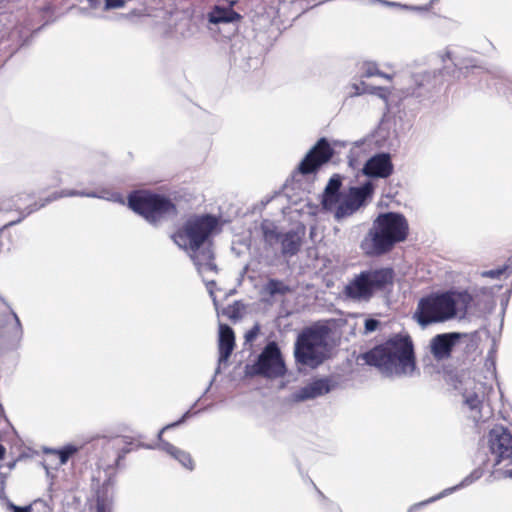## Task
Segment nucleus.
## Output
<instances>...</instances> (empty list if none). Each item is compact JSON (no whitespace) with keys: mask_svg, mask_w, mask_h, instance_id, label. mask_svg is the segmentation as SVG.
<instances>
[{"mask_svg":"<svg viewBox=\"0 0 512 512\" xmlns=\"http://www.w3.org/2000/svg\"><path fill=\"white\" fill-rule=\"evenodd\" d=\"M22 337L19 317L9 303L0 296V353L14 350Z\"/></svg>","mask_w":512,"mask_h":512,"instance_id":"nucleus-8","label":"nucleus"},{"mask_svg":"<svg viewBox=\"0 0 512 512\" xmlns=\"http://www.w3.org/2000/svg\"><path fill=\"white\" fill-rule=\"evenodd\" d=\"M490 456L483 460L484 466H507L512 460V434L503 426L492 428L488 434Z\"/></svg>","mask_w":512,"mask_h":512,"instance_id":"nucleus-9","label":"nucleus"},{"mask_svg":"<svg viewBox=\"0 0 512 512\" xmlns=\"http://www.w3.org/2000/svg\"><path fill=\"white\" fill-rule=\"evenodd\" d=\"M472 297L468 292L446 291L420 299L414 319L422 327L450 320L460 312L465 314Z\"/></svg>","mask_w":512,"mask_h":512,"instance_id":"nucleus-4","label":"nucleus"},{"mask_svg":"<svg viewBox=\"0 0 512 512\" xmlns=\"http://www.w3.org/2000/svg\"><path fill=\"white\" fill-rule=\"evenodd\" d=\"M486 467L487 466L483 465V460H482L481 465L479 467H477L476 469H474L469 475H467L459 484H457L453 487L446 488L442 492L437 494L436 496H433L425 501H422L418 504L413 505L410 508L409 512H413L414 510H416L422 506H425L429 503L435 502L445 496L452 494L453 492H455L461 488L470 486L471 484H473L475 481L479 480L483 476L484 470Z\"/></svg>","mask_w":512,"mask_h":512,"instance_id":"nucleus-20","label":"nucleus"},{"mask_svg":"<svg viewBox=\"0 0 512 512\" xmlns=\"http://www.w3.org/2000/svg\"><path fill=\"white\" fill-rule=\"evenodd\" d=\"M427 77H428V75L421 76L422 80H424V78H427Z\"/></svg>","mask_w":512,"mask_h":512,"instance_id":"nucleus-45","label":"nucleus"},{"mask_svg":"<svg viewBox=\"0 0 512 512\" xmlns=\"http://www.w3.org/2000/svg\"><path fill=\"white\" fill-rule=\"evenodd\" d=\"M394 272L391 268L366 269L354 275L344 288L347 298L368 302L375 293L391 285Z\"/></svg>","mask_w":512,"mask_h":512,"instance_id":"nucleus-6","label":"nucleus"},{"mask_svg":"<svg viewBox=\"0 0 512 512\" xmlns=\"http://www.w3.org/2000/svg\"><path fill=\"white\" fill-rule=\"evenodd\" d=\"M189 415H190V411H187L186 413L183 414V416L178 421L164 426L158 433V439L160 441L159 446L163 451H165L167 454H169L171 457H173L175 460H177L184 468H186L188 470H193L194 469V461H193L191 455L188 452L181 450L178 447L174 446L173 444H171L167 441H164L162 439V435H163L164 431L181 425L189 417Z\"/></svg>","mask_w":512,"mask_h":512,"instance_id":"nucleus-15","label":"nucleus"},{"mask_svg":"<svg viewBox=\"0 0 512 512\" xmlns=\"http://www.w3.org/2000/svg\"><path fill=\"white\" fill-rule=\"evenodd\" d=\"M411 94H412V95H416V96H420V93L416 92V90H413V91L411 92Z\"/></svg>","mask_w":512,"mask_h":512,"instance_id":"nucleus-40","label":"nucleus"},{"mask_svg":"<svg viewBox=\"0 0 512 512\" xmlns=\"http://www.w3.org/2000/svg\"><path fill=\"white\" fill-rule=\"evenodd\" d=\"M93 1H94V0H89V2H90V5H91V6H94Z\"/></svg>","mask_w":512,"mask_h":512,"instance_id":"nucleus-44","label":"nucleus"},{"mask_svg":"<svg viewBox=\"0 0 512 512\" xmlns=\"http://www.w3.org/2000/svg\"><path fill=\"white\" fill-rule=\"evenodd\" d=\"M305 235L304 228L290 229L282 233L279 243L281 246V255L284 258H291L298 254L301 249Z\"/></svg>","mask_w":512,"mask_h":512,"instance_id":"nucleus-21","label":"nucleus"},{"mask_svg":"<svg viewBox=\"0 0 512 512\" xmlns=\"http://www.w3.org/2000/svg\"><path fill=\"white\" fill-rule=\"evenodd\" d=\"M373 191L374 185L370 181L361 186L352 187L348 195L342 201L339 200L332 210L334 218L337 221H341L354 214L372 196Z\"/></svg>","mask_w":512,"mask_h":512,"instance_id":"nucleus-11","label":"nucleus"},{"mask_svg":"<svg viewBox=\"0 0 512 512\" xmlns=\"http://www.w3.org/2000/svg\"><path fill=\"white\" fill-rule=\"evenodd\" d=\"M125 5V0H105L104 9L111 10L121 8Z\"/></svg>","mask_w":512,"mask_h":512,"instance_id":"nucleus-33","label":"nucleus"},{"mask_svg":"<svg viewBox=\"0 0 512 512\" xmlns=\"http://www.w3.org/2000/svg\"><path fill=\"white\" fill-rule=\"evenodd\" d=\"M128 451H129L128 449H124V450L122 451V453H119V454L117 455L116 462L118 463L121 459H123V457H124L125 453H127Z\"/></svg>","mask_w":512,"mask_h":512,"instance_id":"nucleus-35","label":"nucleus"},{"mask_svg":"<svg viewBox=\"0 0 512 512\" xmlns=\"http://www.w3.org/2000/svg\"><path fill=\"white\" fill-rule=\"evenodd\" d=\"M253 373L275 379L286 374V366L278 344L269 342L259 354L253 365Z\"/></svg>","mask_w":512,"mask_h":512,"instance_id":"nucleus-10","label":"nucleus"},{"mask_svg":"<svg viewBox=\"0 0 512 512\" xmlns=\"http://www.w3.org/2000/svg\"><path fill=\"white\" fill-rule=\"evenodd\" d=\"M382 4L384 5H387V6H396L397 3L395 2H389V1H386V0H379Z\"/></svg>","mask_w":512,"mask_h":512,"instance_id":"nucleus-37","label":"nucleus"},{"mask_svg":"<svg viewBox=\"0 0 512 512\" xmlns=\"http://www.w3.org/2000/svg\"><path fill=\"white\" fill-rule=\"evenodd\" d=\"M258 333H259V326L255 325L253 328H251L249 331L246 332L245 340L247 342L253 341L257 337Z\"/></svg>","mask_w":512,"mask_h":512,"instance_id":"nucleus-34","label":"nucleus"},{"mask_svg":"<svg viewBox=\"0 0 512 512\" xmlns=\"http://www.w3.org/2000/svg\"><path fill=\"white\" fill-rule=\"evenodd\" d=\"M379 324H380V322L377 319H374V318L366 319L365 323H364L365 334L374 332L378 328Z\"/></svg>","mask_w":512,"mask_h":512,"instance_id":"nucleus-31","label":"nucleus"},{"mask_svg":"<svg viewBox=\"0 0 512 512\" xmlns=\"http://www.w3.org/2000/svg\"><path fill=\"white\" fill-rule=\"evenodd\" d=\"M128 206L153 226H158L177 214L175 204L170 199L157 194L144 192L130 194Z\"/></svg>","mask_w":512,"mask_h":512,"instance_id":"nucleus-7","label":"nucleus"},{"mask_svg":"<svg viewBox=\"0 0 512 512\" xmlns=\"http://www.w3.org/2000/svg\"><path fill=\"white\" fill-rule=\"evenodd\" d=\"M463 404L471 413L475 421L481 419V407L485 397L486 386L484 383L474 379H468L461 384Z\"/></svg>","mask_w":512,"mask_h":512,"instance_id":"nucleus-14","label":"nucleus"},{"mask_svg":"<svg viewBox=\"0 0 512 512\" xmlns=\"http://www.w3.org/2000/svg\"><path fill=\"white\" fill-rule=\"evenodd\" d=\"M355 88V94L360 95L362 93H371V94H377L380 98H382L385 102L387 101L388 97V90L382 87H371L366 85L364 82H361L360 85H354Z\"/></svg>","mask_w":512,"mask_h":512,"instance_id":"nucleus-27","label":"nucleus"},{"mask_svg":"<svg viewBox=\"0 0 512 512\" xmlns=\"http://www.w3.org/2000/svg\"><path fill=\"white\" fill-rule=\"evenodd\" d=\"M393 163L389 153L381 152L370 157L362 172L370 178H388L393 173Z\"/></svg>","mask_w":512,"mask_h":512,"instance_id":"nucleus-17","label":"nucleus"},{"mask_svg":"<svg viewBox=\"0 0 512 512\" xmlns=\"http://www.w3.org/2000/svg\"><path fill=\"white\" fill-rule=\"evenodd\" d=\"M15 465H16V461L9 462L7 464L8 470L11 471L12 469H14Z\"/></svg>","mask_w":512,"mask_h":512,"instance_id":"nucleus-38","label":"nucleus"},{"mask_svg":"<svg viewBox=\"0 0 512 512\" xmlns=\"http://www.w3.org/2000/svg\"><path fill=\"white\" fill-rule=\"evenodd\" d=\"M241 16L231 8L215 6L208 14V19L213 24L232 23L240 20Z\"/></svg>","mask_w":512,"mask_h":512,"instance_id":"nucleus-23","label":"nucleus"},{"mask_svg":"<svg viewBox=\"0 0 512 512\" xmlns=\"http://www.w3.org/2000/svg\"><path fill=\"white\" fill-rule=\"evenodd\" d=\"M505 271H506L505 267L486 270L481 273V276L496 279V278H499L502 274H504Z\"/></svg>","mask_w":512,"mask_h":512,"instance_id":"nucleus-30","label":"nucleus"},{"mask_svg":"<svg viewBox=\"0 0 512 512\" xmlns=\"http://www.w3.org/2000/svg\"><path fill=\"white\" fill-rule=\"evenodd\" d=\"M5 451L4 446L0 444V460L4 457Z\"/></svg>","mask_w":512,"mask_h":512,"instance_id":"nucleus-39","label":"nucleus"},{"mask_svg":"<svg viewBox=\"0 0 512 512\" xmlns=\"http://www.w3.org/2000/svg\"><path fill=\"white\" fill-rule=\"evenodd\" d=\"M460 337L461 334L457 332L436 335L430 342L431 353L438 360L448 358Z\"/></svg>","mask_w":512,"mask_h":512,"instance_id":"nucleus-19","label":"nucleus"},{"mask_svg":"<svg viewBox=\"0 0 512 512\" xmlns=\"http://www.w3.org/2000/svg\"><path fill=\"white\" fill-rule=\"evenodd\" d=\"M75 196L88 197V198H101V199H106V200H110L113 202H121L122 201L121 195L118 193H112V192H108V191H102L100 193H97L95 191L87 192V191H79V190H74V189H65L59 193H57V192L53 193L51 196H49L46 199V201L44 203H42L39 206L34 204L33 207L28 208L26 212H22V216L19 219L7 223L5 225V227H11L16 224H19L26 216H28L32 212L38 210L39 208L44 207L46 203H49L51 201L57 200L62 197H75Z\"/></svg>","mask_w":512,"mask_h":512,"instance_id":"nucleus-13","label":"nucleus"},{"mask_svg":"<svg viewBox=\"0 0 512 512\" xmlns=\"http://www.w3.org/2000/svg\"><path fill=\"white\" fill-rule=\"evenodd\" d=\"M291 292L290 287L285 284L284 281L276 279V278H270L268 281L263 285L261 289L262 295H268L269 297L273 298L277 295H286Z\"/></svg>","mask_w":512,"mask_h":512,"instance_id":"nucleus-24","label":"nucleus"},{"mask_svg":"<svg viewBox=\"0 0 512 512\" xmlns=\"http://www.w3.org/2000/svg\"><path fill=\"white\" fill-rule=\"evenodd\" d=\"M81 448H82V445L77 446L74 444H67L58 449L45 448L44 453L58 456L60 465H65L73 455H75L76 453H78L80 451Z\"/></svg>","mask_w":512,"mask_h":512,"instance_id":"nucleus-26","label":"nucleus"},{"mask_svg":"<svg viewBox=\"0 0 512 512\" xmlns=\"http://www.w3.org/2000/svg\"><path fill=\"white\" fill-rule=\"evenodd\" d=\"M362 358L389 377H412L417 368L413 341L407 333L394 334L364 353Z\"/></svg>","mask_w":512,"mask_h":512,"instance_id":"nucleus-2","label":"nucleus"},{"mask_svg":"<svg viewBox=\"0 0 512 512\" xmlns=\"http://www.w3.org/2000/svg\"><path fill=\"white\" fill-rule=\"evenodd\" d=\"M260 228L265 245L270 247L277 243L282 235V233L278 231L277 225L268 219L261 222Z\"/></svg>","mask_w":512,"mask_h":512,"instance_id":"nucleus-25","label":"nucleus"},{"mask_svg":"<svg viewBox=\"0 0 512 512\" xmlns=\"http://www.w3.org/2000/svg\"><path fill=\"white\" fill-rule=\"evenodd\" d=\"M361 69L363 71V73H362L363 77L380 76V77H383L388 80L392 79V75L381 72L377 68L376 63H374V62H364L362 64Z\"/></svg>","mask_w":512,"mask_h":512,"instance_id":"nucleus-28","label":"nucleus"},{"mask_svg":"<svg viewBox=\"0 0 512 512\" xmlns=\"http://www.w3.org/2000/svg\"><path fill=\"white\" fill-rule=\"evenodd\" d=\"M332 387L333 386L329 378L314 379L293 393V399L296 402L315 399L329 393L332 390Z\"/></svg>","mask_w":512,"mask_h":512,"instance_id":"nucleus-18","label":"nucleus"},{"mask_svg":"<svg viewBox=\"0 0 512 512\" xmlns=\"http://www.w3.org/2000/svg\"><path fill=\"white\" fill-rule=\"evenodd\" d=\"M6 506H7V509L12 512H32V507L30 505L21 507V506L15 505L14 503H12L9 500H7Z\"/></svg>","mask_w":512,"mask_h":512,"instance_id":"nucleus-32","label":"nucleus"},{"mask_svg":"<svg viewBox=\"0 0 512 512\" xmlns=\"http://www.w3.org/2000/svg\"><path fill=\"white\" fill-rule=\"evenodd\" d=\"M445 57H447V58H449V59H450V58H451L450 52H448V51H447V52L445 53Z\"/></svg>","mask_w":512,"mask_h":512,"instance_id":"nucleus-41","label":"nucleus"},{"mask_svg":"<svg viewBox=\"0 0 512 512\" xmlns=\"http://www.w3.org/2000/svg\"><path fill=\"white\" fill-rule=\"evenodd\" d=\"M328 334L329 329L324 325L304 328L294 344L296 363L313 369L320 366L328 354Z\"/></svg>","mask_w":512,"mask_h":512,"instance_id":"nucleus-5","label":"nucleus"},{"mask_svg":"<svg viewBox=\"0 0 512 512\" xmlns=\"http://www.w3.org/2000/svg\"><path fill=\"white\" fill-rule=\"evenodd\" d=\"M235 346V335L233 329L227 324L219 325V339H218V350H219V358H218V367L215 370V374L211 381L209 382L208 387L204 391L206 394L211 388L213 382L215 381L216 376L221 372L220 365L222 363H226L231 356L233 349Z\"/></svg>","mask_w":512,"mask_h":512,"instance_id":"nucleus-16","label":"nucleus"},{"mask_svg":"<svg viewBox=\"0 0 512 512\" xmlns=\"http://www.w3.org/2000/svg\"><path fill=\"white\" fill-rule=\"evenodd\" d=\"M381 124L390 127V126H403L404 122L402 120L401 115H391L390 113L385 114L381 120Z\"/></svg>","mask_w":512,"mask_h":512,"instance_id":"nucleus-29","label":"nucleus"},{"mask_svg":"<svg viewBox=\"0 0 512 512\" xmlns=\"http://www.w3.org/2000/svg\"><path fill=\"white\" fill-rule=\"evenodd\" d=\"M415 81L417 82L418 86H422L423 85L422 82H418V79H416Z\"/></svg>","mask_w":512,"mask_h":512,"instance_id":"nucleus-43","label":"nucleus"},{"mask_svg":"<svg viewBox=\"0 0 512 512\" xmlns=\"http://www.w3.org/2000/svg\"><path fill=\"white\" fill-rule=\"evenodd\" d=\"M332 155L333 151L328 141L325 138H321L299 163L293 177H306L315 174L323 164L331 159Z\"/></svg>","mask_w":512,"mask_h":512,"instance_id":"nucleus-12","label":"nucleus"},{"mask_svg":"<svg viewBox=\"0 0 512 512\" xmlns=\"http://www.w3.org/2000/svg\"><path fill=\"white\" fill-rule=\"evenodd\" d=\"M503 476H504L505 478H512V468H511V469H508V470H505V471L503 472Z\"/></svg>","mask_w":512,"mask_h":512,"instance_id":"nucleus-36","label":"nucleus"},{"mask_svg":"<svg viewBox=\"0 0 512 512\" xmlns=\"http://www.w3.org/2000/svg\"><path fill=\"white\" fill-rule=\"evenodd\" d=\"M342 186V178L338 174H334L328 181L323 195H322V207L326 211H332L335 205L340 200V189Z\"/></svg>","mask_w":512,"mask_h":512,"instance_id":"nucleus-22","label":"nucleus"},{"mask_svg":"<svg viewBox=\"0 0 512 512\" xmlns=\"http://www.w3.org/2000/svg\"><path fill=\"white\" fill-rule=\"evenodd\" d=\"M218 224L219 220L214 215H192L171 236L174 243L188 253L202 276L217 269L210 238Z\"/></svg>","mask_w":512,"mask_h":512,"instance_id":"nucleus-1","label":"nucleus"},{"mask_svg":"<svg viewBox=\"0 0 512 512\" xmlns=\"http://www.w3.org/2000/svg\"><path fill=\"white\" fill-rule=\"evenodd\" d=\"M215 282L214 281H210V282H207L206 285L209 286V285H214Z\"/></svg>","mask_w":512,"mask_h":512,"instance_id":"nucleus-42","label":"nucleus"},{"mask_svg":"<svg viewBox=\"0 0 512 512\" xmlns=\"http://www.w3.org/2000/svg\"><path fill=\"white\" fill-rule=\"evenodd\" d=\"M408 232L409 225L404 215L397 212L380 213L362 239L360 248L365 255L381 256L404 241Z\"/></svg>","mask_w":512,"mask_h":512,"instance_id":"nucleus-3","label":"nucleus"}]
</instances>
